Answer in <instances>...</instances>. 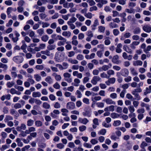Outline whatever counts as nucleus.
Here are the masks:
<instances>
[{"label": "nucleus", "instance_id": "864d4df0", "mask_svg": "<svg viewBox=\"0 0 151 151\" xmlns=\"http://www.w3.org/2000/svg\"><path fill=\"white\" fill-rule=\"evenodd\" d=\"M121 124V122L119 120H116L114 121L113 125L114 126H119Z\"/></svg>", "mask_w": 151, "mask_h": 151}, {"label": "nucleus", "instance_id": "c03bdc74", "mask_svg": "<svg viewBox=\"0 0 151 151\" xmlns=\"http://www.w3.org/2000/svg\"><path fill=\"white\" fill-rule=\"evenodd\" d=\"M3 68L4 70H6L8 68V66L6 64H4L1 63H0V68Z\"/></svg>", "mask_w": 151, "mask_h": 151}, {"label": "nucleus", "instance_id": "1a4fd4ad", "mask_svg": "<svg viewBox=\"0 0 151 151\" xmlns=\"http://www.w3.org/2000/svg\"><path fill=\"white\" fill-rule=\"evenodd\" d=\"M78 122L81 124L86 125L88 122L89 120L86 118H79L78 119Z\"/></svg>", "mask_w": 151, "mask_h": 151}, {"label": "nucleus", "instance_id": "cd10ccee", "mask_svg": "<svg viewBox=\"0 0 151 151\" xmlns=\"http://www.w3.org/2000/svg\"><path fill=\"white\" fill-rule=\"evenodd\" d=\"M120 116V114L116 113H112L111 114L110 116L113 119L118 118Z\"/></svg>", "mask_w": 151, "mask_h": 151}, {"label": "nucleus", "instance_id": "e2e57ef3", "mask_svg": "<svg viewBox=\"0 0 151 151\" xmlns=\"http://www.w3.org/2000/svg\"><path fill=\"white\" fill-rule=\"evenodd\" d=\"M42 27L44 28L45 27H47L49 26L50 24L47 22H42Z\"/></svg>", "mask_w": 151, "mask_h": 151}, {"label": "nucleus", "instance_id": "b1692460", "mask_svg": "<svg viewBox=\"0 0 151 151\" xmlns=\"http://www.w3.org/2000/svg\"><path fill=\"white\" fill-rule=\"evenodd\" d=\"M52 76L55 77V79L57 81H60L61 79V77L60 75H57L54 73L52 74Z\"/></svg>", "mask_w": 151, "mask_h": 151}, {"label": "nucleus", "instance_id": "39448f33", "mask_svg": "<svg viewBox=\"0 0 151 151\" xmlns=\"http://www.w3.org/2000/svg\"><path fill=\"white\" fill-rule=\"evenodd\" d=\"M101 80V78L99 76H94L91 81V82L94 85L97 84V82Z\"/></svg>", "mask_w": 151, "mask_h": 151}, {"label": "nucleus", "instance_id": "774afa93", "mask_svg": "<svg viewBox=\"0 0 151 151\" xmlns=\"http://www.w3.org/2000/svg\"><path fill=\"white\" fill-rule=\"evenodd\" d=\"M76 58L79 60H81L84 59V56L81 54H78Z\"/></svg>", "mask_w": 151, "mask_h": 151}, {"label": "nucleus", "instance_id": "f8f14e48", "mask_svg": "<svg viewBox=\"0 0 151 151\" xmlns=\"http://www.w3.org/2000/svg\"><path fill=\"white\" fill-rule=\"evenodd\" d=\"M80 83V80L78 78H75L74 79V82L72 83V85L75 86H78L79 85Z\"/></svg>", "mask_w": 151, "mask_h": 151}, {"label": "nucleus", "instance_id": "2f4dec72", "mask_svg": "<svg viewBox=\"0 0 151 151\" xmlns=\"http://www.w3.org/2000/svg\"><path fill=\"white\" fill-rule=\"evenodd\" d=\"M147 145H148L147 143L145 142V141H143L142 142L141 144L140 147L141 148L144 149L143 151H145V150L144 148V147H145L147 146Z\"/></svg>", "mask_w": 151, "mask_h": 151}, {"label": "nucleus", "instance_id": "09e8293b", "mask_svg": "<svg viewBox=\"0 0 151 151\" xmlns=\"http://www.w3.org/2000/svg\"><path fill=\"white\" fill-rule=\"evenodd\" d=\"M41 53L42 54L48 56L50 55V53L48 50H46L45 51H42Z\"/></svg>", "mask_w": 151, "mask_h": 151}, {"label": "nucleus", "instance_id": "49530a36", "mask_svg": "<svg viewBox=\"0 0 151 151\" xmlns=\"http://www.w3.org/2000/svg\"><path fill=\"white\" fill-rule=\"evenodd\" d=\"M35 125L37 127H41L42 125V122L40 120H37L35 122Z\"/></svg>", "mask_w": 151, "mask_h": 151}, {"label": "nucleus", "instance_id": "aec40b11", "mask_svg": "<svg viewBox=\"0 0 151 151\" xmlns=\"http://www.w3.org/2000/svg\"><path fill=\"white\" fill-rule=\"evenodd\" d=\"M28 77L29 78L27 79V81L29 82L30 84H33L35 83V81L32 79V76L31 75H29Z\"/></svg>", "mask_w": 151, "mask_h": 151}, {"label": "nucleus", "instance_id": "a211bd4d", "mask_svg": "<svg viewBox=\"0 0 151 151\" xmlns=\"http://www.w3.org/2000/svg\"><path fill=\"white\" fill-rule=\"evenodd\" d=\"M143 64L142 62L139 60L134 61L133 62V65L134 66H141Z\"/></svg>", "mask_w": 151, "mask_h": 151}, {"label": "nucleus", "instance_id": "4468645a", "mask_svg": "<svg viewBox=\"0 0 151 151\" xmlns=\"http://www.w3.org/2000/svg\"><path fill=\"white\" fill-rule=\"evenodd\" d=\"M119 58V56L118 55H115L114 56L112 59V62L116 64H118L119 62L118 61V59Z\"/></svg>", "mask_w": 151, "mask_h": 151}, {"label": "nucleus", "instance_id": "052dcab7", "mask_svg": "<svg viewBox=\"0 0 151 151\" xmlns=\"http://www.w3.org/2000/svg\"><path fill=\"white\" fill-rule=\"evenodd\" d=\"M110 97L112 99H115L117 97V94L115 93H111L110 94Z\"/></svg>", "mask_w": 151, "mask_h": 151}, {"label": "nucleus", "instance_id": "c9c22d12", "mask_svg": "<svg viewBox=\"0 0 151 151\" xmlns=\"http://www.w3.org/2000/svg\"><path fill=\"white\" fill-rule=\"evenodd\" d=\"M18 112L21 114L25 115L27 114V111L25 109H19L18 110Z\"/></svg>", "mask_w": 151, "mask_h": 151}, {"label": "nucleus", "instance_id": "37998d69", "mask_svg": "<svg viewBox=\"0 0 151 151\" xmlns=\"http://www.w3.org/2000/svg\"><path fill=\"white\" fill-rule=\"evenodd\" d=\"M142 91V89L140 88H137L135 89L132 91V93H140Z\"/></svg>", "mask_w": 151, "mask_h": 151}, {"label": "nucleus", "instance_id": "f03ea898", "mask_svg": "<svg viewBox=\"0 0 151 151\" xmlns=\"http://www.w3.org/2000/svg\"><path fill=\"white\" fill-rule=\"evenodd\" d=\"M14 33L16 36L15 37H14V35L12 33L10 34L9 37L12 39V40L14 42H16L19 40L18 37L20 36V34L17 31H14Z\"/></svg>", "mask_w": 151, "mask_h": 151}, {"label": "nucleus", "instance_id": "4c0bfd02", "mask_svg": "<svg viewBox=\"0 0 151 151\" xmlns=\"http://www.w3.org/2000/svg\"><path fill=\"white\" fill-rule=\"evenodd\" d=\"M106 132V131L105 129H102L98 132V134L99 135H104Z\"/></svg>", "mask_w": 151, "mask_h": 151}, {"label": "nucleus", "instance_id": "9b49d317", "mask_svg": "<svg viewBox=\"0 0 151 151\" xmlns=\"http://www.w3.org/2000/svg\"><path fill=\"white\" fill-rule=\"evenodd\" d=\"M1 100L4 101L5 99L9 100L11 99V95L9 94L3 95L1 98Z\"/></svg>", "mask_w": 151, "mask_h": 151}, {"label": "nucleus", "instance_id": "9d476101", "mask_svg": "<svg viewBox=\"0 0 151 151\" xmlns=\"http://www.w3.org/2000/svg\"><path fill=\"white\" fill-rule=\"evenodd\" d=\"M116 79L114 78H111L106 81L105 83L108 86H109L111 84H114L115 83Z\"/></svg>", "mask_w": 151, "mask_h": 151}, {"label": "nucleus", "instance_id": "7ed1b4c3", "mask_svg": "<svg viewBox=\"0 0 151 151\" xmlns=\"http://www.w3.org/2000/svg\"><path fill=\"white\" fill-rule=\"evenodd\" d=\"M24 58L21 56L18 55L13 58V60L17 64H20L23 61Z\"/></svg>", "mask_w": 151, "mask_h": 151}, {"label": "nucleus", "instance_id": "412c9836", "mask_svg": "<svg viewBox=\"0 0 151 151\" xmlns=\"http://www.w3.org/2000/svg\"><path fill=\"white\" fill-rule=\"evenodd\" d=\"M45 81L49 84H51L53 83V80L50 76H47L45 78Z\"/></svg>", "mask_w": 151, "mask_h": 151}, {"label": "nucleus", "instance_id": "13d9d810", "mask_svg": "<svg viewBox=\"0 0 151 151\" xmlns=\"http://www.w3.org/2000/svg\"><path fill=\"white\" fill-rule=\"evenodd\" d=\"M86 129V127L85 125H82V126H80L79 127V130L81 132L85 130Z\"/></svg>", "mask_w": 151, "mask_h": 151}, {"label": "nucleus", "instance_id": "473e14b6", "mask_svg": "<svg viewBox=\"0 0 151 151\" xmlns=\"http://www.w3.org/2000/svg\"><path fill=\"white\" fill-rule=\"evenodd\" d=\"M141 32V29H140L139 27H137L135 28L133 31V33L134 34H139Z\"/></svg>", "mask_w": 151, "mask_h": 151}, {"label": "nucleus", "instance_id": "a19ab883", "mask_svg": "<svg viewBox=\"0 0 151 151\" xmlns=\"http://www.w3.org/2000/svg\"><path fill=\"white\" fill-rule=\"evenodd\" d=\"M134 96L135 99L137 101L141 99V97L138 93H132Z\"/></svg>", "mask_w": 151, "mask_h": 151}, {"label": "nucleus", "instance_id": "5fc2aeb1", "mask_svg": "<svg viewBox=\"0 0 151 151\" xmlns=\"http://www.w3.org/2000/svg\"><path fill=\"white\" fill-rule=\"evenodd\" d=\"M44 66L42 65H37L35 66V68L38 70H42L44 69Z\"/></svg>", "mask_w": 151, "mask_h": 151}, {"label": "nucleus", "instance_id": "603ef678", "mask_svg": "<svg viewBox=\"0 0 151 151\" xmlns=\"http://www.w3.org/2000/svg\"><path fill=\"white\" fill-rule=\"evenodd\" d=\"M151 50V46L148 45L146 47L145 49L143 50V51L145 53H148V52H149V51H150Z\"/></svg>", "mask_w": 151, "mask_h": 151}, {"label": "nucleus", "instance_id": "f3484780", "mask_svg": "<svg viewBox=\"0 0 151 151\" xmlns=\"http://www.w3.org/2000/svg\"><path fill=\"white\" fill-rule=\"evenodd\" d=\"M130 71L131 73L133 76H137L138 75V73L133 67H131L130 68Z\"/></svg>", "mask_w": 151, "mask_h": 151}, {"label": "nucleus", "instance_id": "680f3d73", "mask_svg": "<svg viewBox=\"0 0 151 151\" xmlns=\"http://www.w3.org/2000/svg\"><path fill=\"white\" fill-rule=\"evenodd\" d=\"M107 74L109 75V77H110L111 75H113L114 74V71L112 70H109L107 71Z\"/></svg>", "mask_w": 151, "mask_h": 151}, {"label": "nucleus", "instance_id": "8fccbe9b", "mask_svg": "<svg viewBox=\"0 0 151 151\" xmlns=\"http://www.w3.org/2000/svg\"><path fill=\"white\" fill-rule=\"evenodd\" d=\"M39 16L41 19H44L47 17V15L44 13H40L39 14Z\"/></svg>", "mask_w": 151, "mask_h": 151}, {"label": "nucleus", "instance_id": "393cba45", "mask_svg": "<svg viewBox=\"0 0 151 151\" xmlns=\"http://www.w3.org/2000/svg\"><path fill=\"white\" fill-rule=\"evenodd\" d=\"M125 11L126 12L129 14H134L135 12V10L132 8H130L129 9H125Z\"/></svg>", "mask_w": 151, "mask_h": 151}, {"label": "nucleus", "instance_id": "bb28decb", "mask_svg": "<svg viewBox=\"0 0 151 151\" xmlns=\"http://www.w3.org/2000/svg\"><path fill=\"white\" fill-rule=\"evenodd\" d=\"M34 122V121L32 119L28 120L27 122V125L28 127L32 126Z\"/></svg>", "mask_w": 151, "mask_h": 151}, {"label": "nucleus", "instance_id": "dca6fc26", "mask_svg": "<svg viewBox=\"0 0 151 151\" xmlns=\"http://www.w3.org/2000/svg\"><path fill=\"white\" fill-rule=\"evenodd\" d=\"M62 35L67 38L70 37L71 35V33L70 31H64L62 34Z\"/></svg>", "mask_w": 151, "mask_h": 151}, {"label": "nucleus", "instance_id": "72a5a7b5", "mask_svg": "<svg viewBox=\"0 0 151 151\" xmlns=\"http://www.w3.org/2000/svg\"><path fill=\"white\" fill-rule=\"evenodd\" d=\"M37 32L40 36H42L44 33V29L42 28H41L37 30Z\"/></svg>", "mask_w": 151, "mask_h": 151}, {"label": "nucleus", "instance_id": "a18cd8bd", "mask_svg": "<svg viewBox=\"0 0 151 151\" xmlns=\"http://www.w3.org/2000/svg\"><path fill=\"white\" fill-rule=\"evenodd\" d=\"M49 39V37L47 35H45L41 37L42 40L45 42H47Z\"/></svg>", "mask_w": 151, "mask_h": 151}, {"label": "nucleus", "instance_id": "69168bd1", "mask_svg": "<svg viewBox=\"0 0 151 151\" xmlns=\"http://www.w3.org/2000/svg\"><path fill=\"white\" fill-rule=\"evenodd\" d=\"M132 80V77L130 76H127V77L124 78V81L126 82H129Z\"/></svg>", "mask_w": 151, "mask_h": 151}, {"label": "nucleus", "instance_id": "f257e3e1", "mask_svg": "<svg viewBox=\"0 0 151 151\" xmlns=\"http://www.w3.org/2000/svg\"><path fill=\"white\" fill-rule=\"evenodd\" d=\"M57 39L59 40H60L61 41H59L58 42L57 45L58 46H61L62 45H64L65 43L66 44L68 43V42H67L66 39L63 37L61 35H58L57 36Z\"/></svg>", "mask_w": 151, "mask_h": 151}, {"label": "nucleus", "instance_id": "c756f323", "mask_svg": "<svg viewBox=\"0 0 151 151\" xmlns=\"http://www.w3.org/2000/svg\"><path fill=\"white\" fill-rule=\"evenodd\" d=\"M42 107L45 109H48L50 108V106L47 103L45 102L43 103Z\"/></svg>", "mask_w": 151, "mask_h": 151}, {"label": "nucleus", "instance_id": "f704fd0d", "mask_svg": "<svg viewBox=\"0 0 151 151\" xmlns=\"http://www.w3.org/2000/svg\"><path fill=\"white\" fill-rule=\"evenodd\" d=\"M68 61L73 64H77L78 63V61L77 60L75 59H72L71 58L69 59Z\"/></svg>", "mask_w": 151, "mask_h": 151}, {"label": "nucleus", "instance_id": "4d7b16f0", "mask_svg": "<svg viewBox=\"0 0 151 151\" xmlns=\"http://www.w3.org/2000/svg\"><path fill=\"white\" fill-rule=\"evenodd\" d=\"M128 108L129 111L131 113H133L135 111V109L133 106H129L128 107Z\"/></svg>", "mask_w": 151, "mask_h": 151}, {"label": "nucleus", "instance_id": "5701e85b", "mask_svg": "<svg viewBox=\"0 0 151 151\" xmlns=\"http://www.w3.org/2000/svg\"><path fill=\"white\" fill-rule=\"evenodd\" d=\"M13 120V118L12 116H10L9 115H6L4 119V121L5 122H7L9 121H11Z\"/></svg>", "mask_w": 151, "mask_h": 151}, {"label": "nucleus", "instance_id": "c85d7f7f", "mask_svg": "<svg viewBox=\"0 0 151 151\" xmlns=\"http://www.w3.org/2000/svg\"><path fill=\"white\" fill-rule=\"evenodd\" d=\"M56 47V45L55 44L49 45L47 46L48 50H52L55 49Z\"/></svg>", "mask_w": 151, "mask_h": 151}, {"label": "nucleus", "instance_id": "3c124183", "mask_svg": "<svg viewBox=\"0 0 151 151\" xmlns=\"http://www.w3.org/2000/svg\"><path fill=\"white\" fill-rule=\"evenodd\" d=\"M99 18L101 20V23L102 24H105V22L104 20V18H105L104 16L100 14L99 16Z\"/></svg>", "mask_w": 151, "mask_h": 151}, {"label": "nucleus", "instance_id": "2eb2a0df", "mask_svg": "<svg viewBox=\"0 0 151 151\" xmlns=\"http://www.w3.org/2000/svg\"><path fill=\"white\" fill-rule=\"evenodd\" d=\"M109 25L110 28L111 29L116 28L118 27V25L113 21V22H111L109 23Z\"/></svg>", "mask_w": 151, "mask_h": 151}, {"label": "nucleus", "instance_id": "de8ad7c7", "mask_svg": "<svg viewBox=\"0 0 151 151\" xmlns=\"http://www.w3.org/2000/svg\"><path fill=\"white\" fill-rule=\"evenodd\" d=\"M110 38L109 37H106L104 41L105 44L106 45H109L111 43V42L109 40Z\"/></svg>", "mask_w": 151, "mask_h": 151}, {"label": "nucleus", "instance_id": "58836bf2", "mask_svg": "<svg viewBox=\"0 0 151 151\" xmlns=\"http://www.w3.org/2000/svg\"><path fill=\"white\" fill-rule=\"evenodd\" d=\"M105 27L103 26L98 27V31L100 32L104 33L105 30Z\"/></svg>", "mask_w": 151, "mask_h": 151}, {"label": "nucleus", "instance_id": "0e129e2a", "mask_svg": "<svg viewBox=\"0 0 151 151\" xmlns=\"http://www.w3.org/2000/svg\"><path fill=\"white\" fill-rule=\"evenodd\" d=\"M137 112L138 114H143L145 113V110L143 108L139 109L137 110Z\"/></svg>", "mask_w": 151, "mask_h": 151}, {"label": "nucleus", "instance_id": "6e6d98bb", "mask_svg": "<svg viewBox=\"0 0 151 151\" xmlns=\"http://www.w3.org/2000/svg\"><path fill=\"white\" fill-rule=\"evenodd\" d=\"M68 24L70 26V28L72 29H74L76 28V26L73 23H71L69 22H67Z\"/></svg>", "mask_w": 151, "mask_h": 151}, {"label": "nucleus", "instance_id": "ddd939ff", "mask_svg": "<svg viewBox=\"0 0 151 151\" xmlns=\"http://www.w3.org/2000/svg\"><path fill=\"white\" fill-rule=\"evenodd\" d=\"M91 110L86 111L82 113L83 115L84 116L90 117L91 115Z\"/></svg>", "mask_w": 151, "mask_h": 151}, {"label": "nucleus", "instance_id": "6e6552de", "mask_svg": "<svg viewBox=\"0 0 151 151\" xmlns=\"http://www.w3.org/2000/svg\"><path fill=\"white\" fill-rule=\"evenodd\" d=\"M143 30L145 32L150 33L151 32V26L150 25H146L142 27Z\"/></svg>", "mask_w": 151, "mask_h": 151}, {"label": "nucleus", "instance_id": "e433bc0d", "mask_svg": "<svg viewBox=\"0 0 151 151\" xmlns=\"http://www.w3.org/2000/svg\"><path fill=\"white\" fill-rule=\"evenodd\" d=\"M34 78L36 81H39L41 80V77L39 74H36L34 75Z\"/></svg>", "mask_w": 151, "mask_h": 151}, {"label": "nucleus", "instance_id": "423d86ee", "mask_svg": "<svg viewBox=\"0 0 151 151\" xmlns=\"http://www.w3.org/2000/svg\"><path fill=\"white\" fill-rule=\"evenodd\" d=\"M75 107V104L72 102H68L66 104V108L68 109L72 110L74 109Z\"/></svg>", "mask_w": 151, "mask_h": 151}, {"label": "nucleus", "instance_id": "338daca9", "mask_svg": "<svg viewBox=\"0 0 151 151\" xmlns=\"http://www.w3.org/2000/svg\"><path fill=\"white\" fill-rule=\"evenodd\" d=\"M96 104L97 106L99 108H103L104 106V104L102 102H98Z\"/></svg>", "mask_w": 151, "mask_h": 151}, {"label": "nucleus", "instance_id": "0eeeda50", "mask_svg": "<svg viewBox=\"0 0 151 151\" xmlns=\"http://www.w3.org/2000/svg\"><path fill=\"white\" fill-rule=\"evenodd\" d=\"M103 101L105 102L107 104L115 105L116 104V102L109 98L105 99Z\"/></svg>", "mask_w": 151, "mask_h": 151}, {"label": "nucleus", "instance_id": "bf43d9fd", "mask_svg": "<svg viewBox=\"0 0 151 151\" xmlns=\"http://www.w3.org/2000/svg\"><path fill=\"white\" fill-rule=\"evenodd\" d=\"M77 20V18L74 17H72L70 18L69 20L67 22H70L71 23H73L75 22Z\"/></svg>", "mask_w": 151, "mask_h": 151}, {"label": "nucleus", "instance_id": "a878e982", "mask_svg": "<svg viewBox=\"0 0 151 151\" xmlns=\"http://www.w3.org/2000/svg\"><path fill=\"white\" fill-rule=\"evenodd\" d=\"M36 9H38L39 12H44L45 10V7L43 6H41L40 7L37 6L36 8Z\"/></svg>", "mask_w": 151, "mask_h": 151}, {"label": "nucleus", "instance_id": "79ce46f5", "mask_svg": "<svg viewBox=\"0 0 151 151\" xmlns=\"http://www.w3.org/2000/svg\"><path fill=\"white\" fill-rule=\"evenodd\" d=\"M141 106L142 107H145L147 110H149L150 109V105L144 102L141 104Z\"/></svg>", "mask_w": 151, "mask_h": 151}, {"label": "nucleus", "instance_id": "6ab92c4d", "mask_svg": "<svg viewBox=\"0 0 151 151\" xmlns=\"http://www.w3.org/2000/svg\"><path fill=\"white\" fill-rule=\"evenodd\" d=\"M41 96V94L40 92H33L32 94V96L33 97H39Z\"/></svg>", "mask_w": 151, "mask_h": 151}, {"label": "nucleus", "instance_id": "20e7f679", "mask_svg": "<svg viewBox=\"0 0 151 151\" xmlns=\"http://www.w3.org/2000/svg\"><path fill=\"white\" fill-rule=\"evenodd\" d=\"M129 71L126 68L122 69L120 72L117 73V75L118 74H121L122 76L126 77L127 76L129 75Z\"/></svg>", "mask_w": 151, "mask_h": 151}, {"label": "nucleus", "instance_id": "4be33fe9", "mask_svg": "<svg viewBox=\"0 0 151 151\" xmlns=\"http://www.w3.org/2000/svg\"><path fill=\"white\" fill-rule=\"evenodd\" d=\"M76 16L80 22H82L85 20V18L82 16H81L80 14H76Z\"/></svg>", "mask_w": 151, "mask_h": 151}, {"label": "nucleus", "instance_id": "ea45409f", "mask_svg": "<svg viewBox=\"0 0 151 151\" xmlns=\"http://www.w3.org/2000/svg\"><path fill=\"white\" fill-rule=\"evenodd\" d=\"M84 16L87 18L91 19L92 18L93 14L91 12H88L86 13L85 14H84Z\"/></svg>", "mask_w": 151, "mask_h": 151}, {"label": "nucleus", "instance_id": "7c9ffc66", "mask_svg": "<svg viewBox=\"0 0 151 151\" xmlns=\"http://www.w3.org/2000/svg\"><path fill=\"white\" fill-rule=\"evenodd\" d=\"M14 84V81L8 82L6 84V86L7 87L9 88H11Z\"/></svg>", "mask_w": 151, "mask_h": 151}]
</instances>
